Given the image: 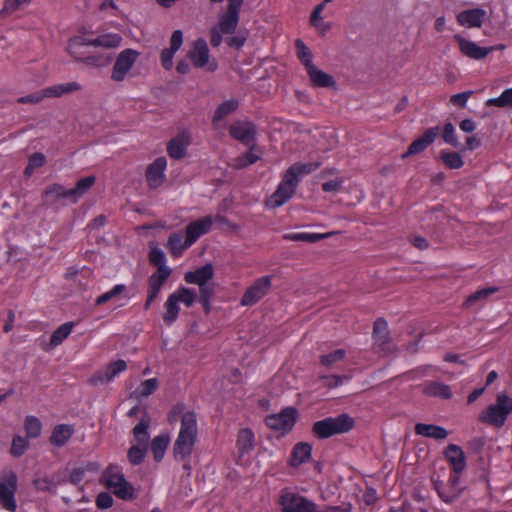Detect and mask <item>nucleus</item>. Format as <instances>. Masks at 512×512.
Here are the masks:
<instances>
[{
	"instance_id": "f257e3e1",
	"label": "nucleus",
	"mask_w": 512,
	"mask_h": 512,
	"mask_svg": "<svg viewBox=\"0 0 512 512\" xmlns=\"http://www.w3.org/2000/svg\"><path fill=\"white\" fill-rule=\"evenodd\" d=\"M318 167L319 163L316 162H296L290 165L282 175L276 190L267 200V206L275 209L287 203L295 195L301 179L316 171Z\"/></svg>"
},
{
	"instance_id": "5fc2aeb1",
	"label": "nucleus",
	"mask_w": 512,
	"mask_h": 512,
	"mask_svg": "<svg viewBox=\"0 0 512 512\" xmlns=\"http://www.w3.org/2000/svg\"><path fill=\"white\" fill-rule=\"evenodd\" d=\"M158 385H159V382H158L157 378H150V379L144 380L136 388L135 393L139 397H148L156 391V389L158 388Z\"/></svg>"
},
{
	"instance_id": "a878e982",
	"label": "nucleus",
	"mask_w": 512,
	"mask_h": 512,
	"mask_svg": "<svg viewBox=\"0 0 512 512\" xmlns=\"http://www.w3.org/2000/svg\"><path fill=\"white\" fill-rule=\"evenodd\" d=\"M192 245L186 242L185 232H173L168 236L166 248L173 258H179Z\"/></svg>"
},
{
	"instance_id": "8fccbe9b",
	"label": "nucleus",
	"mask_w": 512,
	"mask_h": 512,
	"mask_svg": "<svg viewBox=\"0 0 512 512\" xmlns=\"http://www.w3.org/2000/svg\"><path fill=\"white\" fill-rule=\"evenodd\" d=\"M440 158L449 169H460L464 165V161L458 152L442 151Z\"/></svg>"
},
{
	"instance_id": "473e14b6",
	"label": "nucleus",
	"mask_w": 512,
	"mask_h": 512,
	"mask_svg": "<svg viewBox=\"0 0 512 512\" xmlns=\"http://www.w3.org/2000/svg\"><path fill=\"white\" fill-rule=\"evenodd\" d=\"M334 232L327 233H310V232H297L284 235V239L295 242L316 243L332 236Z\"/></svg>"
},
{
	"instance_id": "7ed1b4c3",
	"label": "nucleus",
	"mask_w": 512,
	"mask_h": 512,
	"mask_svg": "<svg viewBox=\"0 0 512 512\" xmlns=\"http://www.w3.org/2000/svg\"><path fill=\"white\" fill-rule=\"evenodd\" d=\"M211 3H221L224 0H209ZM244 0H228L226 10L218 17L217 24L210 29V44L219 47L223 42V35L233 34L238 26L241 7Z\"/></svg>"
},
{
	"instance_id": "49530a36",
	"label": "nucleus",
	"mask_w": 512,
	"mask_h": 512,
	"mask_svg": "<svg viewBox=\"0 0 512 512\" xmlns=\"http://www.w3.org/2000/svg\"><path fill=\"white\" fill-rule=\"evenodd\" d=\"M486 106L498 108L512 107V88L505 89L498 97L488 99Z\"/></svg>"
},
{
	"instance_id": "1a4fd4ad",
	"label": "nucleus",
	"mask_w": 512,
	"mask_h": 512,
	"mask_svg": "<svg viewBox=\"0 0 512 512\" xmlns=\"http://www.w3.org/2000/svg\"><path fill=\"white\" fill-rule=\"evenodd\" d=\"M278 504L282 512H318L313 501L288 490L282 491Z\"/></svg>"
},
{
	"instance_id": "a211bd4d",
	"label": "nucleus",
	"mask_w": 512,
	"mask_h": 512,
	"mask_svg": "<svg viewBox=\"0 0 512 512\" xmlns=\"http://www.w3.org/2000/svg\"><path fill=\"white\" fill-rule=\"evenodd\" d=\"M440 132V127H430L424 131L422 136L415 139L408 147L407 151L402 155V158L405 159L412 155H417L427 149L438 137Z\"/></svg>"
},
{
	"instance_id": "7c9ffc66",
	"label": "nucleus",
	"mask_w": 512,
	"mask_h": 512,
	"mask_svg": "<svg viewBox=\"0 0 512 512\" xmlns=\"http://www.w3.org/2000/svg\"><path fill=\"white\" fill-rule=\"evenodd\" d=\"M423 392L427 396L438 397L441 399H449L452 396L450 387L438 381L426 382L423 387Z\"/></svg>"
},
{
	"instance_id": "f3484780",
	"label": "nucleus",
	"mask_w": 512,
	"mask_h": 512,
	"mask_svg": "<svg viewBox=\"0 0 512 512\" xmlns=\"http://www.w3.org/2000/svg\"><path fill=\"white\" fill-rule=\"evenodd\" d=\"M166 168L167 161L163 156L156 158L148 165L145 177L149 188L156 189L164 183Z\"/></svg>"
},
{
	"instance_id": "de8ad7c7",
	"label": "nucleus",
	"mask_w": 512,
	"mask_h": 512,
	"mask_svg": "<svg viewBox=\"0 0 512 512\" xmlns=\"http://www.w3.org/2000/svg\"><path fill=\"white\" fill-rule=\"evenodd\" d=\"M29 449V439L20 435H14L12 438L10 454L19 458L25 454V452Z\"/></svg>"
},
{
	"instance_id": "6e6552de",
	"label": "nucleus",
	"mask_w": 512,
	"mask_h": 512,
	"mask_svg": "<svg viewBox=\"0 0 512 512\" xmlns=\"http://www.w3.org/2000/svg\"><path fill=\"white\" fill-rule=\"evenodd\" d=\"M297 418V409L290 406L282 409L279 413L267 415L265 424L270 429L279 432L280 435H286L294 428Z\"/></svg>"
},
{
	"instance_id": "603ef678",
	"label": "nucleus",
	"mask_w": 512,
	"mask_h": 512,
	"mask_svg": "<svg viewBox=\"0 0 512 512\" xmlns=\"http://www.w3.org/2000/svg\"><path fill=\"white\" fill-rule=\"evenodd\" d=\"M172 295L176 296L178 302L183 303L186 307H191L196 300V293L194 290L186 287H179Z\"/></svg>"
},
{
	"instance_id": "b1692460",
	"label": "nucleus",
	"mask_w": 512,
	"mask_h": 512,
	"mask_svg": "<svg viewBox=\"0 0 512 512\" xmlns=\"http://www.w3.org/2000/svg\"><path fill=\"white\" fill-rule=\"evenodd\" d=\"M89 46H92L89 35H77L69 39L67 51L76 61L83 62L86 57L85 48Z\"/></svg>"
},
{
	"instance_id": "f03ea898",
	"label": "nucleus",
	"mask_w": 512,
	"mask_h": 512,
	"mask_svg": "<svg viewBox=\"0 0 512 512\" xmlns=\"http://www.w3.org/2000/svg\"><path fill=\"white\" fill-rule=\"evenodd\" d=\"M197 435L196 414L193 411H187L182 415L180 430L173 444V455L176 461L184 462L191 456Z\"/></svg>"
},
{
	"instance_id": "2eb2a0df",
	"label": "nucleus",
	"mask_w": 512,
	"mask_h": 512,
	"mask_svg": "<svg viewBox=\"0 0 512 512\" xmlns=\"http://www.w3.org/2000/svg\"><path fill=\"white\" fill-rule=\"evenodd\" d=\"M212 225L213 217L210 215L189 222L184 231L187 244L194 245L200 237L211 231Z\"/></svg>"
},
{
	"instance_id": "412c9836",
	"label": "nucleus",
	"mask_w": 512,
	"mask_h": 512,
	"mask_svg": "<svg viewBox=\"0 0 512 512\" xmlns=\"http://www.w3.org/2000/svg\"><path fill=\"white\" fill-rule=\"evenodd\" d=\"M214 277V267L211 263H206L192 271H187L184 274V281L187 284H195L203 286L209 283Z\"/></svg>"
},
{
	"instance_id": "79ce46f5",
	"label": "nucleus",
	"mask_w": 512,
	"mask_h": 512,
	"mask_svg": "<svg viewBox=\"0 0 512 512\" xmlns=\"http://www.w3.org/2000/svg\"><path fill=\"white\" fill-rule=\"evenodd\" d=\"M44 195L47 201L55 202L62 198H68L72 201V197L69 194V189H66L63 185L54 183L45 188Z\"/></svg>"
},
{
	"instance_id": "09e8293b",
	"label": "nucleus",
	"mask_w": 512,
	"mask_h": 512,
	"mask_svg": "<svg viewBox=\"0 0 512 512\" xmlns=\"http://www.w3.org/2000/svg\"><path fill=\"white\" fill-rule=\"evenodd\" d=\"M198 287H199L198 300H199L200 304L202 305L203 309L206 312H209L210 306H211V300L215 293L214 285L211 283H207V284H203V286H198Z\"/></svg>"
},
{
	"instance_id": "680f3d73",
	"label": "nucleus",
	"mask_w": 512,
	"mask_h": 512,
	"mask_svg": "<svg viewBox=\"0 0 512 512\" xmlns=\"http://www.w3.org/2000/svg\"><path fill=\"white\" fill-rule=\"evenodd\" d=\"M176 51L170 49V48H165L161 51V55H160V61H161V65L162 67L165 69V70H171L172 67H173V58H174V55H175Z\"/></svg>"
},
{
	"instance_id": "20e7f679",
	"label": "nucleus",
	"mask_w": 512,
	"mask_h": 512,
	"mask_svg": "<svg viewBox=\"0 0 512 512\" xmlns=\"http://www.w3.org/2000/svg\"><path fill=\"white\" fill-rule=\"evenodd\" d=\"M99 482L121 500L135 498L134 487L125 479L121 467L117 465L110 464L102 472Z\"/></svg>"
},
{
	"instance_id": "bf43d9fd",
	"label": "nucleus",
	"mask_w": 512,
	"mask_h": 512,
	"mask_svg": "<svg viewBox=\"0 0 512 512\" xmlns=\"http://www.w3.org/2000/svg\"><path fill=\"white\" fill-rule=\"evenodd\" d=\"M126 290V286L124 284H116L111 290L103 293L102 295H100L95 303L96 305H103L105 304L106 302L110 301L111 299H113L114 297H116L117 295L121 294L122 292H124Z\"/></svg>"
},
{
	"instance_id": "4468645a",
	"label": "nucleus",
	"mask_w": 512,
	"mask_h": 512,
	"mask_svg": "<svg viewBox=\"0 0 512 512\" xmlns=\"http://www.w3.org/2000/svg\"><path fill=\"white\" fill-rule=\"evenodd\" d=\"M127 364L124 360H116L109 363L105 368L97 370L89 379L93 386L107 384L114 380L120 373L125 371Z\"/></svg>"
},
{
	"instance_id": "423d86ee",
	"label": "nucleus",
	"mask_w": 512,
	"mask_h": 512,
	"mask_svg": "<svg viewBox=\"0 0 512 512\" xmlns=\"http://www.w3.org/2000/svg\"><path fill=\"white\" fill-rule=\"evenodd\" d=\"M512 413V397L506 392L496 395L494 404L488 405L479 415V421L490 426L501 428Z\"/></svg>"
},
{
	"instance_id": "c85d7f7f",
	"label": "nucleus",
	"mask_w": 512,
	"mask_h": 512,
	"mask_svg": "<svg viewBox=\"0 0 512 512\" xmlns=\"http://www.w3.org/2000/svg\"><path fill=\"white\" fill-rule=\"evenodd\" d=\"M414 430L417 435L436 440H442L448 436L445 428L434 424L417 423Z\"/></svg>"
},
{
	"instance_id": "052dcab7",
	"label": "nucleus",
	"mask_w": 512,
	"mask_h": 512,
	"mask_svg": "<svg viewBox=\"0 0 512 512\" xmlns=\"http://www.w3.org/2000/svg\"><path fill=\"white\" fill-rule=\"evenodd\" d=\"M498 291V288L497 287H485V288H481L479 290H477L476 292L472 293L466 300V303L468 305H471L473 303H475L476 301L480 300V299H486L488 298L490 295L494 294L495 292Z\"/></svg>"
},
{
	"instance_id": "13d9d810",
	"label": "nucleus",
	"mask_w": 512,
	"mask_h": 512,
	"mask_svg": "<svg viewBox=\"0 0 512 512\" xmlns=\"http://www.w3.org/2000/svg\"><path fill=\"white\" fill-rule=\"evenodd\" d=\"M443 141L453 147H459L460 143L457 139L455 128L451 122L445 123L442 130Z\"/></svg>"
},
{
	"instance_id": "f704fd0d",
	"label": "nucleus",
	"mask_w": 512,
	"mask_h": 512,
	"mask_svg": "<svg viewBox=\"0 0 512 512\" xmlns=\"http://www.w3.org/2000/svg\"><path fill=\"white\" fill-rule=\"evenodd\" d=\"M74 325V322H65L59 326L50 336L48 349L59 346L72 333Z\"/></svg>"
},
{
	"instance_id": "9d476101",
	"label": "nucleus",
	"mask_w": 512,
	"mask_h": 512,
	"mask_svg": "<svg viewBox=\"0 0 512 512\" xmlns=\"http://www.w3.org/2000/svg\"><path fill=\"white\" fill-rule=\"evenodd\" d=\"M187 56L195 68H205L209 72H214L218 68L217 61L215 59L210 60L209 48L203 38H198L193 42Z\"/></svg>"
},
{
	"instance_id": "c03bdc74",
	"label": "nucleus",
	"mask_w": 512,
	"mask_h": 512,
	"mask_svg": "<svg viewBox=\"0 0 512 512\" xmlns=\"http://www.w3.org/2000/svg\"><path fill=\"white\" fill-rule=\"evenodd\" d=\"M24 429L27 439H35L41 434L42 423L36 416L28 415L24 420Z\"/></svg>"
},
{
	"instance_id": "72a5a7b5",
	"label": "nucleus",
	"mask_w": 512,
	"mask_h": 512,
	"mask_svg": "<svg viewBox=\"0 0 512 512\" xmlns=\"http://www.w3.org/2000/svg\"><path fill=\"white\" fill-rule=\"evenodd\" d=\"M373 340L375 344L379 346L385 345L389 342L390 331L387 321L384 318H378L375 320L373 326Z\"/></svg>"
},
{
	"instance_id": "37998d69",
	"label": "nucleus",
	"mask_w": 512,
	"mask_h": 512,
	"mask_svg": "<svg viewBox=\"0 0 512 512\" xmlns=\"http://www.w3.org/2000/svg\"><path fill=\"white\" fill-rule=\"evenodd\" d=\"M149 419L141 418L138 424L133 428V435L136 442L141 446H147L149 441Z\"/></svg>"
},
{
	"instance_id": "e433bc0d",
	"label": "nucleus",
	"mask_w": 512,
	"mask_h": 512,
	"mask_svg": "<svg viewBox=\"0 0 512 512\" xmlns=\"http://www.w3.org/2000/svg\"><path fill=\"white\" fill-rule=\"evenodd\" d=\"M238 106L239 102L235 99L226 100L218 105L212 118L213 125L216 127L219 121L236 111Z\"/></svg>"
},
{
	"instance_id": "864d4df0",
	"label": "nucleus",
	"mask_w": 512,
	"mask_h": 512,
	"mask_svg": "<svg viewBox=\"0 0 512 512\" xmlns=\"http://www.w3.org/2000/svg\"><path fill=\"white\" fill-rule=\"evenodd\" d=\"M168 446V439L163 436H156L151 442V451L155 461H160L164 457L165 450Z\"/></svg>"
},
{
	"instance_id": "6e6d98bb",
	"label": "nucleus",
	"mask_w": 512,
	"mask_h": 512,
	"mask_svg": "<svg viewBox=\"0 0 512 512\" xmlns=\"http://www.w3.org/2000/svg\"><path fill=\"white\" fill-rule=\"evenodd\" d=\"M147 446L134 445L129 448L127 458L132 465H139L144 461Z\"/></svg>"
},
{
	"instance_id": "39448f33",
	"label": "nucleus",
	"mask_w": 512,
	"mask_h": 512,
	"mask_svg": "<svg viewBox=\"0 0 512 512\" xmlns=\"http://www.w3.org/2000/svg\"><path fill=\"white\" fill-rule=\"evenodd\" d=\"M355 421L347 413H342L336 417H326L314 422L312 433L318 439H327L334 435H340L351 431L354 428Z\"/></svg>"
},
{
	"instance_id": "6ab92c4d",
	"label": "nucleus",
	"mask_w": 512,
	"mask_h": 512,
	"mask_svg": "<svg viewBox=\"0 0 512 512\" xmlns=\"http://www.w3.org/2000/svg\"><path fill=\"white\" fill-rule=\"evenodd\" d=\"M454 40L457 42L461 53L474 60L484 59L494 49L493 47H481L461 35H455Z\"/></svg>"
},
{
	"instance_id": "0eeeda50",
	"label": "nucleus",
	"mask_w": 512,
	"mask_h": 512,
	"mask_svg": "<svg viewBox=\"0 0 512 512\" xmlns=\"http://www.w3.org/2000/svg\"><path fill=\"white\" fill-rule=\"evenodd\" d=\"M18 489L17 473L6 468L0 473V509L15 512L17 509L16 492Z\"/></svg>"
},
{
	"instance_id": "ddd939ff",
	"label": "nucleus",
	"mask_w": 512,
	"mask_h": 512,
	"mask_svg": "<svg viewBox=\"0 0 512 512\" xmlns=\"http://www.w3.org/2000/svg\"><path fill=\"white\" fill-rule=\"evenodd\" d=\"M138 56L139 53L130 48L121 51L116 57L113 65L111 79L116 82L123 81L129 70L136 62Z\"/></svg>"
},
{
	"instance_id": "9b49d317",
	"label": "nucleus",
	"mask_w": 512,
	"mask_h": 512,
	"mask_svg": "<svg viewBox=\"0 0 512 512\" xmlns=\"http://www.w3.org/2000/svg\"><path fill=\"white\" fill-rule=\"evenodd\" d=\"M273 276L266 275L257 278L250 286H248L241 297L242 306H253L263 299L271 289Z\"/></svg>"
},
{
	"instance_id": "f8f14e48",
	"label": "nucleus",
	"mask_w": 512,
	"mask_h": 512,
	"mask_svg": "<svg viewBox=\"0 0 512 512\" xmlns=\"http://www.w3.org/2000/svg\"><path fill=\"white\" fill-rule=\"evenodd\" d=\"M433 488L439 498L448 504L453 503L464 489L460 485V475L457 473H450L447 482L433 480Z\"/></svg>"
},
{
	"instance_id": "2f4dec72",
	"label": "nucleus",
	"mask_w": 512,
	"mask_h": 512,
	"mask_svg": "<svg viewBox=\"0 0 512 512\" xmlns=\"http://www.w3.org/2000/svg\"><path fill=\"white\" fill-rule=\"evenodd\" d=\"M122 40V36L118 33H104L95 38L91 37V44L93 47L112 49L119 47Z\"/></svg>"
},
{
	"instance_id": "4c0bfd02",
	"label": "nucleus",
	"mask_w": 512,
	"mask_h": 512,
	"mask_svg": "<svg viewBox=\"0 0 512 512\" xmlns=\"http://www.w3.org/2000/svg\"><path fill=\"white\" fill-rule=\"evenodd\" d=\"M81 86L77 82H68L57 84L44 89L46 98L60 97L64 94L80 90Z\"/></svg>"
},
{
	"instance_id": "69168bd1",
	"label": "nucleus",
	"mask_w": 512,
	"mask_h": 512,
	"mask_svg": "<svg viewBox=\"0 0 512 512\" xmlns=\"http://www.w3.org/2000/svg\"><path fill=\"white\" fill-rule=\"evenodd\" d=\"M44 98H46V97H45V92L43 89L41 91H37V92L20 97L18 99V102L22 103V104H36V103H39L40 101H42Z\"/></svg>"
},
{
	"instance_id": "a18cd8bd",
	"label": "nucleus",
	"mask_w": 512,
	"mask_h": 512,
	"mask_svg": "<svg viewBox=\"0 0 512 512\" xmlns=\"http://www.w3.org/2000/svg\"><path fill=\"white\" fill-rule=\"evenodd\" d=\"M295 48L297 57L306 70L314 66L312 63V52L301 39L295 41Z\"/></svg>"
},
{
	"instance_id": "5701e85b",
	"label": "nucleus",
	"mask_w": 512,
	"mask_h": 512,
	"mask_svg": "<svg viewBox=\"0 0 512 512\" xmlns=\"http://www.w3.org/2000/svg\"><path fill=\"white\" fill-rule=\"evenodd\" d=\"M189 145V134L186 132L179 133L168 142L167 153L170 158L180 160L185 157Z\"/></svg>"
},
{
	"instance_id": "dca6fc26",
	"label": "nucleus",
	"mask_w": 512,
	"mask_h": 512,
	"mask_svg": "<svg viewBox=\"0 0 512 512\" xmlns=\"http://www.w3.org/2000/svg\"><path fill=\"white\" fill-rule=\"evenodd\" d=\"M229 133L232 138L245 146H250L256 142L257 131L252 122L236 121L230 126Z\"/></svg>"
},
{
	"instance_id": "cd10ccee",
	"label": "nucleus",
	"mask_w": 512,
	"mask_h": 512,
	"mask_svg": "<svg viewBox=\"0 0 512 512\" xmlns=\"http://www.w3.org/2000/svg\"><path fill=\"white\" fill-rule=\"evenodd\" d=\"M74 434V427L70 424L56 425L49 438L51 445L55 447L64 446Z\"/></svg>"
},
{
	"instance_id": "0e129e2a",
	"label": "nucleus",
	"mask_w": 512,
	"mask_h": 512,
	"mask_svg": "<svg viewBox=\"0 0 512 512\" xmlns=\"http://www.w3.org/2000/svg\"><path fill=\"white\" fill-rule=\"evenodd\" d=\"M113 498L108 492H100L95 500L98 509H108L113 505Z\"/></svg>"
},
{
	"instance_id": "4be33fe9",
	"label": "nucleus",
	"mask_w": 512,
	"mask_h": 512,
	"mask_svg": "<svg viewBox=\"0 0 512 512\" xmlns=\"http://www.w3.org/2000/svg\"><path fill=\"white\" fill-rule=\"evenodd\" d=\"M486 17V11L482 8L463 10L457 14V22L466 28H480Z\"/></svg>"
},
{
	"instance_id": "393cba45",
	"label": "nucleus",
	"mask_w": 512,
	"mask_h": 512,
	"mask_svg": "<svg viewBox=\"0 0 512 512\" xmlns=\"http://www.w3.org/2000/svg\"><path fill=\"white\" fill-rule=\"evenodd\" d=\"M170 275L164 273V271H160V274L153 273L148 279V291H147V299L144 305V309L148 310L151 304L158 297L162 286L167 281Z\"/></svg>"
},
{
	"instance_id": "ea45409f",
	"label": "nucleus",
	"mask_w": 512,
	"mask_h": 512,
	"mask_svg": "<svg viewBox=\"0 0 512 512\" xmlns=\"http://www.w3.org/2000/svg\"><path fill=\"white\" fill-rule=\"evenodd\" d=\"M95 181L96 178L94 176H87L79 179L75 187L69 189V194L72 197V203H76L77 200L94 185Z\"/></svg>"
},
{
	"instance_id": "e2e57ef3",
	"label": "nucleus",
	"mask_w": 512,
	"mask_h": 512,
	"mask_svg": "<svg viewBox=\"0 0 512 512\" xmlns=\"http://www.w3.org/2000/svg\"><path fill=\"white\" fill-rule=\"evenodd\" d=\"M344 184V179L339 177L322 183V190L324 192H339L341 191Z\"/></svg>"
},
{
	"instance_id": "c9c22d12",
	"label": "nucleus",
	"mask_w": 512,
	"mask_h": 512,
	"mask_svg": "<svg viewBox=\"0 0 512 512\" xmlns=\"http://www.w3.org/2000/svg\"><path fill=\"white\" fill-rule=\"evenodd\" d=\"M237 448L240 454L249 453L254 448V433L249 428H243L237 435Z\"/></svg>"
},
{
	"instance_id": "3c124183",
	"label": "nucleus",
	"mask_w": 512,
	"mask_h": 512,
	"mask_svg": "<svg viewBox=\"0 0 512 512\" xmlns=\"http://www.w3.org/2000/svg\"><path fill=\"white\" fill-rule=\"evenodd\" d=\"M248 147H249V149L246 153L237 157V159H236V167L237 168H240V169L245 168L249 165L256 163L260 159V156L254 153V150L256 149L255 143H253L252 145H250Z\"/></svg>"
},
{
	"instance_id": "58836bf2",
	"label": "nucleus",
	"mask_w": 512,
	"mask_h": 512,
	"mask_svg": "<svg viewBox=\"0 0 512 512\" xmlns=\"http://www.w3.org/2000/svg\"><path fill=\"white\" fill-rule=\"evenodd\" d=\"M149 261L152 265L157 267L155 273L160 274V271H164L165 274H171V268L166 265L165 253L158 247H153L149 251Z\"/></svg>"
},
{
	"instance_id": "4d7b16f0",
	"label": "nucleus",
	"mask_w": 512,
	"mask_h": 512,
	"mask_svg": "<svg viewBox=\"0 0 512 512\" xmlns=\"http://www.w3.org/2000/svg\"><path fill=\"white\" fill-rule=\"evenodd\" d=\"M111 56L105 55V54H93V55H86L85 59H83V62L87 66L91 67H104L111 61Z\"/></svg>"
},
{
	"instance_id": "aec40b11",
	"label": "nucleus",
	"mask_w": 512,
	"mask_h": 512,
	"mask_svg": "<svg viewBox=\"0 0 512 512\" xmlns=\"http://www.w3.org/2000/svg\"><path fill=\"white\" fill-rule=\"evenodd\" d=\"M444 457L450 464V473L461 475L466 468V456L463 449L456 444H449L444 450Z\"/></svg>"
},
{
	"instance_id": "338daca9",
	"label": "nucleus",
	"mask_w": 512,
	"mask_h": 512,
	"mask_svg": "<svg viewBox=\"0 0 512 512\" xmlns=\"http://www.w3.org/2000/svg\"><path fill=\"white\" fill-rule=\"evenodd\" d=\"M34 485L39 491H51L53 487L57 485L55 481L49 477H41L34 480Z\"/></svg>"
},
{
	"instance_id": "774afa93",
	"label": "nucleus",
	"mask_w": 512,
	"mask_h": 512,
	"mask_svg": "<svg viewBox=\"0 0 512 512\" xmlns=\"http://www.w3.org/2000/svg\"><path fill=\"white\" fill-rule=\"evenodd\" d=\"M472 91H465L462 93L454 94L450 98V102L457 107L463 108L466 106L468 99L470 98Z\"/></svg>"
},
{
	"instance_id": "bb28decb",
	"label": "nucleus",
	"mask_w": 512,
	"mask_h": 512,
	"mask_svg": "<svg viewBox=\"0 0 512 512\" xmlns=\"http://www.w3.org/2000/svg\"><path fill=\"white\" fill-rule=\"evenodd\" d=\"M312 454V446L307 442H299L294 445L288 461L289 466L298 467L309 461Z\"/></svg>"
},
{
	"instance_id": "a19ab883",
	"label": "nucleus",
	"mask_w": 512,
	"mask_h": 512,
	"mask_svg": "<svg viewBox=\"0 0 512 512\" xmlns=\"http://www.w3.org/2000/svg\"><path fill=\"white\" fill-rule=\"evenodd\" d=\"M164 308L163 320L166 324H172L178 318L180 311L179 302L176 300L175 295L170 294L168 296Z\"/></svg>"
},
{
	"instance_id": "c756f323",
	"label": "nucleus",
	"mask_w": 512,
	"mask_h": 512,
	"mask_svg": "<svg viewBox=\"0 0 512 512\" xmlns=\"http://www.w3.org/2000/svg\"><path fill=\"white\" fill-rule=\"evenodd\" d=\"M313 86L321 87V88H329L335 85L334 78L325 73L324 71L318 69L316 66H312L306 70Z\"/></svg>"
}]
</instances>
